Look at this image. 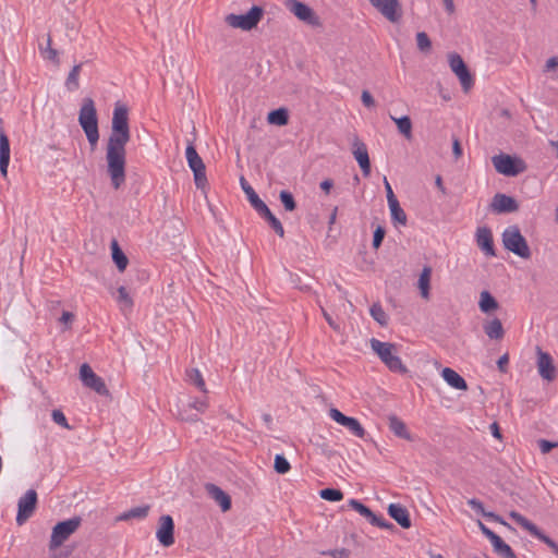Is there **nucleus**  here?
I'll return each mask as SVG.
<instances>
[{"label":"nucleus","mask_w":558,"mask_h":558,"mask_svg":"<svg viewBox=\"0 0 558 558\" xmlns=\"http://www.w3.org/2000/svg\"><path fill=\"white\" fill-rule=\"evenodd\" d=\"M130 138L129 109L124 104L118 101L114 105L111 133L106 148L107 172L116 190L120 189L125 182V146Z\"/></svg>","instance_id":"f257e3e1"},{"label":"nucleus","mask_w":558,"mask_h":558,"mask_svg":"<svg viewBox=\"0 0 558 558\" xmlns=\"http://www.w3.org/2000/svg\"><path fill=\"white\" fill-rule=\"evenodd\" d=\"M78 123L92 148H94L99 141L98 117L95 102L89 97L83 99V104L78 112Z\"/></svg>","instance_id":"f03ea898"},{"label":"nucleus","mask_w":558,"mask_h":558,"mask_svg":"<svg viewBox=\"0 0 558 558\" xmlns=\"http://www.w3.org/2000/svg\"><path fill=\"white\" fill-rule=\"evenodd\" d=\"M371 348L391 372L400 374H405L408 372V368L402 363L401 359L393 353L396 351L395 344L372 338Z\"/></svg>","instance_id":"7ed1b4c3"},{"label":"nucleus","mask_w":558,"mask_h":558,"mask_svg":"<svg viewBox=\"0 0 558 558\" xmlns=\"http://www.w3.org/2000/svg\"><path fill=\"white\" fill-rule=\"evenodd\" d=\"M501 238L506 250L524 259L531 257V250L527 245V242L517 226L508 227L502 232Z\"/></svg>","instance_id":"20e7f679"},{"label":"nucleus","mask_w":558,"mask_h":558,"mask_svg":"<svg viewBox=\"0 0 558 558\" xmlns=\"http://www.w3.org/2000/svg\"><path fill=\"white\" fill-rule=\"evenodd\" d=\"M492 163L498 173L506 177H517L527 168L522 158L504 153L493 156Z\"/></svg>","instance_id":"39448f33"},{"label":"nucleus","mask_w":558,"mask_h":558,"mask_svg":"<svg viewBox=\"0 0 558 558\" xmlns=\"http://www.w3.org/2000/svg\"><path fill=\"white\" fill-rule=\"evenodd\" d=\"M81 523V517H73L65 521L58 522L52 529L49 549L53 550L60 547L73 533L76 532Z\"/></svg>","instance_id":"423d86ee"},{"label":"nucleus","mask_w":558,"mask_h":558,"mask_svg":"<svg viewBox=\"0 0 558 558\" xmlns=\"http://www.w3.org/2000/svg\"><path fill=\"white\" fill-rule=\"evenodd\" d=\"M264 14L263 8L253 5L250 11L245 14H229L226 17V22L234 28H241L243 31H251L256 27Z\"/></svg>","instance_id":"0eeeda50"},{"label":"nucleus","mask_w":558,"mask_h":558,"mask_svg":"<svg viewBox=\"0 0 558 558\" xmlns=\"http://www.w3.org/2000/svg\"><path fill=\"white\" fill-rule=\"evenodd\" d=\"M185 156L189 167L194 173V182L196 187L205 190L208 183L206 178V167L193 144L187 145Z\"/></svg>","instance_id":"6e6552de"},{"label":"nucleus","mask_w":558,"mask_h":558,"mask_svg":"<svg viewBox=\"0 0 558 558\" xmlns=\"http://www.w3.org/2000/svg\"><path fill=\"white\" fill-rule=\"evenodd\" d=\"M510 517L531 535L545 543L558 556V544L547 536L536 524L515 511H511Z\"/></svg>","instance_id":"1a4fd4ad"},{"label":"nucleus","mask_w":558,"mask_h":558,"mask_svg":"<svg viewBox=\"0 0 558 558\" xmlns=\"http://www.w3.org/2000/svg\"><path fill=\"white\" fill-rule=\"evenodd\" d=\"M38 502L37 493L35 489H28L17 502L16 523L24 524L34 513Z\"/></svg>","instance_id":"9d476101"},{"label":"nucleus","mask_w":558,"mask_h":558,"mask_svg":"<svg viewBox=\"0 0 558 558\" xmlns=\"http://www.w3.org/2000/svg\"><path fill=\"white\" fill-rule=\"evenodd\" d=\"M80 379L82 380L85 387L93 389L98 395H109V390L102 378L99 377L87 363L81 365Z\"/></svg>","instance_id":"9b49d317"},{"label":"nucleus","mask_w":558,"mask_h":558,"mask_svg":"<svg viewBox=\"0 0 558 558\" xmlns=\"http://www.w3.org/2000/svg\"><path fill=\"white\" fill-rule=\"evenodd\" d=\"M449 65L452 72L458 76L463 90L469 92L472 88L474 81L461 56L458 53H450Z\"/></svg>","instance_id":"f8f14e48"},{"label":"nucleus","mask_w":558,"mask_h":558,"mask_svg":"<svg viewBox=\"0 0 558 558\" xmlns=\"http://www.w3.org/2000/svg\"><path fill=\"white\" fill-rule=\"evenodd\" d=\"M369 3L389 22L398 23L402 17L399 0H368Z\"/></svg>","instance_id":"ddd939ff"},{"label":"nucleus","mask_w":558,"mask_h":558,"mask_svg":"<svg viewBox=\"0 0 558 558\" xmlns=\"http://www.w3.org/2000/svg\"><path fill=\"white\" fill-rule=\"evenodd\" d=\"M156 537L163 547L174 544V522L171 515L163 514L159 518Z\"/></svg>","instance_id":"4468645a"},{"label":"nucleus","mask_w":558,"mask_h":558,"mask_svg":"<svg viewBox=\"0 0 558 558\" xmlns=\"http://www.w3.org/2000/svg\"><path fill=\"white\" fill-rule=\"evenodd\" d=\"M329 416L338 424L347 427L354 436L364 438L366 430L356 418L344 415L336 408L329 410Z\"/></svg>","instance_id":"2eb2a0df"},{"label":"nucleus","mask_w":558,"mask_h":558,"mask_svg":"<svg viewBox=\"0 0 558 558\" xmlns=\"http://www.w3.org/2000/svg\"><path fill=\"white\" fill-rule=\"evenodd\" d=\"M287 5L289 10L301 21L313 25L318 26L319 17L315 14L313 9H311L307 4L298 1V0H288Z\"/></svg>","instance_id":"dca6fc26"},{"label":"nucleus","mask_w":558,"mask_h":558,"mask_svg":"<svg viewBox=\"0 0 558 558\" xmlns=\"http://www.w3.org/2000/svg\"><path fill=\"white\" fill-rule=\"evenodd\" d=\"M537 351V369L539 376L547 380L553 381L556 378V367L554 365L553 357L549 353L544 352L539 347Z\"/></svg>","instance_id":"f3484780"},{"label":"nucleus","mask_w":558,"mask_h":558,"mask_svg":"<svg viewBox=\"0 0 558 558\" xmlns=\"http://www.w3.org/2000/svg\"><path fill=\"white\" fill-rule=\"evenodd\" d=\"M349 506L359 512L361 515L366 518L371 524L381 527V529H390L393 525L385 520L383 517L376 515L368 507L356 499H351L349 501Z\"/></svg>","instance_id":"a211bd4d"},{"label":"nucleus","mask_w":558,"mask_h":558,"mask_svg":"<svg viewBox=\"0 0 558 558\" xmlns=\"http://www.w3.org/2000/svg\"><path fill=\"white\" fill-rule=\"evenodd\" d=\"M490 209L497 214L514 213L519 209V204L512 196L497 193L492 199Z\"/></svg>","instance_id":"6ab92c4d"},{"label":"nucleus","mask_w":558,"mask_h":558,"mask_svg":"<svg viewBox=\"0 0 558 558\" xmlns=\"http://www.w3.org/2000/svg\"><path fill=\"white\" fill-rule=\"evenodd\" d=\"M352 154L357 161L362 173L365 178L369 177L371 174V160L367 151L366 145L360 141L357 137L353 141V149Z\"/></svg>","instance_id":"aec40b11"},{"label":"nucleus","mask_w":558,"mask_h":558,"mask_svg":"<svg viewBox=\"0 0 558 558\" xmlns=\"http://www.w3.org/2000/svg\"><path fill=\"white\" fill-rule=\"evenodd\" d=\"M476 244L486 256L495 257L496 251L492 230L488 227H480L476 230Z\"/></svg>","instance_id":"412c9836"},{"label":"nucleus","mask_w":558,"mask_h":558,"mask_svg":"<svg viewBox=\"0 0 558 558\" xmlns=\"http://www.w3.org/2000/svg\"><path fill=\"white\" fill-rule=\"evenodd\" d=\"M207 494L221 507V510L228 511L231 509V498L219 486L208 483L205 486Z\"/></svg>","instance_id":"4be33fe9"},{"label":"nucleus","mask_w":558,"mask_h":558,"mask_svg":"<svg viewBox=\"0 0 558 558\" xmlns=\"http://www.w3.org/2000/svg\"><path fill=\"white\" fill-rule=\"evenodd\" d=\"M388 514L403 529L411 527V519L409 511L400 504H390L388 506Z\"/></svg>","instance_id":"5701e85b"},{"label":"nucleus","mask_w":558,"mask_h":558,"mask_svg":"<svg viewBox=\"0 0 558 558\" xmlns=\"http://www.w3.org/2000/svg\"><path fill=\"white\" fill-rule=\"evenodd\" d=\"M444 380L457 390H466L468 384L465 379L450 367H445L441 372Z\"/></svg>","instance_id":"b1692460"},{"label":"nucleus","mask_w":558,"mask_h":558,"mask_svg":"<svg viewBox=\"0 0 558 558\" xmlns=\"http://www.w3.org/2000/svg\"><path fill=\"white\" fill-rule=\"evenodd\" d=\"M240 184L243 190V192L246 194L247 199L252 207L259 213L262 209H264L267 205L259 198L257 193L254 191V189L248 184V182L245 180L244 177L240 178Z\"/></svg>","instance_id":"393cba45"},{"label":"nucleus","mask_w":558,"mask_h":558,"mask_svg":"<svg viewBox=\"0 0 558 558\" xmlns=\"http://www.w3.org/2000/svg\"><path fill=\"white\" fill-rule=\"evenodd\" d=\"M468 504L469 506L475 510L477 513L482 514L483 517L487 518V519H490L495 522H498L509 529H511V525L508 524L504 519L502 517H500L499 514L495 513V512H492V511H486L485 508H484V505L481 500L476 499V498H471L468 500Z\"/></svg>","instance_id":"a878e982"},{"label":"nucleus","mask_w":558,"mask_h":558,"mask_svg":"<svg viewBox=\"0 0 558 558\" xmlns=\"http://www.w3.org/2000/svg\"><path fill=\"white\" fill-rule=\"evenodd\" d=\"M484 332L489 339L500 340L505 336V329L499 318H494L483 326Z\"/></svg>","instance_id":"bb28decb"},{"label":"nucleus","mask_w":558,"mask_h":558,"mask_svg":"<svg viewBox=\"0 0 558 558\" xmlns=\"http://www.w3.org/2000/svg\"><path fill=\"white\" fill-rule=\"evenodd\" d=\"M388 421H389V428L390 430L397 436V437H400V438H403V439H407V440H411V435L410 433L408 432L407 429V425L404 424V422H402L399 417H397L396 415H390L388 417Z\"/></svg>","instance_id":"cd10ccee"},{"label":"nucleus","mask_w":558,"mask_h":558,"mask_svg":"<svg viewBox=\"0 0 558 558\" xmlns=\"http://www.w3.org/2000/svg\"><path fill=\"white\" fill-rule=\"evenodd\" d=\"M267 122L272 125L284 126L289 123V111L287 108L271 110L267 116Z\"/></svg>","instance_id":"c85d7f7f"},{"label":"nucleus","mask_w":558,"mask_h":558,"mask_svg":"<svg viewBox=\"0 0 558 558\" xmlns=\"http://www.w3.org/2000/svg\"><path fill=\"white\" fill-rule=\"evenodd\" d=\"M478 307L483 313H490L499 307L497 300L488 292L484 290L480 294Z\"/></svg>","instance_id":"c756f323"},{"label":"nucleus","mask_w":558,"mask_h":558,"mask_svg":"<svg viewBox=\"0 0 558 558\" xmlns=\"http://www.w3.org/2000/svg\"><path fill=\"white\" fill-rule=\"evenodd\" d=\"M150 507L148 505L135 507L122 512L117 517V521H129L132 519H145L148 515Z\"/></svg>","instance_id":"7c9ffc66"},{"label":"nucleus","mask_w":558,"mask_h":558,"mask_svg":"<svg viewBox=\"0 0 558 558\" xmlns=\"http://www.w3.org/2000/svg\"><path fill=\"white\" fill-rule=\"evenodd\" d=\"M258 215L260 217H263L269 225L270 227L274 229V231L280 236V238H283L284 236V229L281 225V222L279 221V219H277V217L270 211V209L268 208V206H266L264 209H262Z\"/></svg>","instance_id":"2f4dec72"},{"label":"nucleus","mask_w":558,"mask_h":558,"mask_svg":"<svg viewBox=\"0 0 558 558\" xmlns=\"http://www.w3.org/2000/svg\"><path fill=\"white\" fill-rule=\"evenodd\" d=\"M391 120L396 123L398 131L402 134L407 140L412 138V121L409 116H403L400 118H396L390 116Z\"/></svg>","instance_id":"473e14b6"},{"label":"nucleus","mask_w":558,"mask_h":558,"mask_svg":"<svg viewBox=\"0 0 558 558\" xmlns=\"http://www.w3.org/2000/svg\"><path fill=\"white\" fill-rule=\"evenodd\" d=\"M430 275H432L430 267H427V266L424 267L420 275L418 282H417L418 289L421 291V295L425 300L429 299Z\"/></svg>","instance_id":"72a5a7b5"},{"label":"nucleus","mask_w":558,"mask_h":558,"mask_svg":"<svg viewBox=\"0 0 558 558\" xmlns=\"http://www.w3.org/2000/svg\"><path fill=\"white\" fill-rule=\"evenodd\" d=\"M111 248H112V259H113L114 264L117 265V268L119 269V271H124L128 266V263H129L126 255L119 247L118 242L116 240L112 241Z\"/></svg>","instance_id":"f704fd0d"},{"label":"nucleus","mask_w":558,"mask_h":558,"mask_svg":"<svg viewBox=\"0 0 558 558\" xmlns=\"http://www.w3.org/2000/svg\"><path fill=\"white\" fill-rule=\"evenodd\" d=\"M388 206L390 209L392 221L395 223H400L402 226H405L407 221H408L407 214L401 208L399 201L389 203Z\"/></svg>","instance_id":"c9c22d12"},{"label":"nucleus","mask_w":558,"mask_h":558,"mask_svg":"<svg viewBox=\"0 0 558 558\" xmlns=\"http://www.w3.org/2000/svg\"><path fill=\"white\" fill-rule=\"evenodd\" d=\"M369 314L381 327H386L388 325V315L379 303H374L371 306Z\"/></svg>","instance_id":"e433bc0d"},{"label":"nucleus","mask_w":558,"mask_h":558,"mask_svg":"<svg viewBox=\"0 0 558 558\" xmlns=\"http://www.w3.org/2000/svg\"><path fill=\"white\" fill-rule=\"evenodd\" d=\"M492 545L494 551L497 553L502 558H512L515 555L512 548L508 544H506L500 536Z\"/></svg>","instance_id":"4c0bfd02"},{"label":"nucleus","mask_w":558,"mask_h":558,"mask_svg":"<svg viewBox=\"0 0 558 558\" xmlns=\"http://www.w3.org/2000/svg\"><path fill=\"white\" fill-rule=\"evenodd\" d=\"M492 545L494 551L497 553L502 558H512L515 555L512 548L508 544H506L500 536Z\"/></svg>","instance_id":"58836bf2"},{"label":"nucleus","mask_w":558,"mask_h":558,"mask_svg":"<svg viewBox=\"0 0 558 558\" xmlns=\"http://www.w3.org/2000/svg\"><path fill=\"white\" fill-rule=\"evenodd\" d=\"M82 69V63L75 64L72 70L70 71L66 81L65 86L69 90H75L78 88V75L80 71Z\"/></svg>","instance_id":"ea45409f"},{"label":"nucleus","mask_w":558,"mask_h":558,"mask_svg":"<svg viewBox=\"0 0 558 558\" xmlns=\"http://www.w3.org/2000/svg\"><path fill=\"white\" fill-rule=\"evenodd\" d=\"M280 202L287 211H293L296 208V202L289 191H281L279 194Z\"/></svg>","instance_id":"a19ab883"},{"label":"nucleus","mask_w":558,"mask_h":558,"mask_svg":"<svg viewBox=\"0 0 558 558\" xmlns=\"http://www.w3.org/2000/svg\"><path fill=\"white\" fill-rule=\"evenodd\" d=\"M319 496L328 501H340L343 499V493L337 488H325L319 492Z\"/></svg>","instance_id":"79ce46f5"},{"label":"nucleus","mask_w":558,"mask_h":558,"mask_svg":"<svg viewBox=\"0 0 558 558\" xmlns=\"http://www.w3.org/2000/svg\"><path fill=\"white\" fill-rule=\"evenodd\" d=\"M274 469L278 474H286L290 471L291 465L283 454H276Z\"/></svg>","instance_id":"37998d69"},{"label":"nucleus","mask_w":558,"mask_h":558,"mask_svg":"<svg viewBox=\"0 0 558 558\" xmlns=\"http://www.w3.org/2000/svg\"><path fill=\"white\" fill-rule=\"evenodd\" d=\"M187 377L199 390L206 392L205 381L201 372L197 368H192L187 372Z\"/></svg>","instance_id":"c03bdc74"},{"label":"nucleus","mask_w":558,"mask_h":558,"mask_svg":"<svg viewBox=\"0 0 558 558\" xmlns=\"http://www.w3.org/2000/svg\"><path fill=\"white\" fill-rule=\"evenodd\" d=\"M416 45L422 52H427L432 48V41L425 32H418L416 34Z\"/></svg>","instance_id":"a18cd8bd"},{"label":"nucleus","mask_w":558,"mask_h":558,"mask_svg":"<svg viewBox=\"0 0 558 558\" xmlns=\"http://www.w3.org/2000/svg\"><path fill=\"white\" fill-rule=\"evenodd\" d=\"M52 421L61 427L71 429L72 427L68 424L66 417L61 410H53L51 413Z\"/></svg>","instance_id":"49530a36"},{"label":"nucleus","mask_w":558,"mask_h":558,"mask_svg":"<svg viewBox=\"0 0 558 558\" xmlns=\"http://www.w3.org/2000/svg\"><path fill=\"white\" fill-rule=\"evenodd\" d=\"M385 234H386V230L384 227L381 226H378L375 231H374V234H373V243H372V246L375 248V250H378L384 241V238H385Z\"/></svg>","instance_id":"de8ad7c7"},{"label":"nucleus","mask_w":558,"mask_h":558,"mask_svg":"<svg viewBox=\"0 0 558 558\" xmlns=\"http://www.w3.org/2000/svg\"><path fill=\"white\" fill-rule=\"evenodd\" d=\"M322 554L324 556H330L332 558H349L351 553L347 548H335L325 550Z\"/></svg>","instance_id":"09e8293b"},{"label":"nucleus","mask_w":558,"mask_h":558,"mask_svg":"<svg viewBox=\"0 0 558 558\" xmlns=\"http://www.w3.org/2000/svg\"><path fill=\"white\" fill-rule=\"evenodd\" d=\"M39 49L45 59L52 61L56 65H59L60 59H59L58 51L56 49H53V48L44 49L43 46H39Z\"/></svg>","instance_id":"8fccbe9b"},{"label":"nucleus","mask_w":558,"mask_h":558,"mask_svg":"<svg viewBox=\"0 0 558 558\" xmlns=\"http://www.w3.org/2000/svg\"><path fill=\"white\" fill-rule=\"evenodd\" d=\"M0 156L10 157V142L4 133H0Z\"/></svg>","instance_id":"3c124183"},{"label":"nucleus","mask_w":558,"mask_h":558,"mask_svg":"<svg viewBox=\"0 0 558 558\" xmlns=\"http://www.w3.org/2000/svg\"><path fill=\"white\" fill-rule=\"evenodd\" d=\"M477 525L481 532L489 539L492 544L495 543L497 538H499V535H497L495 532L488 529L482 521L478 520Z\"/></svg>","instance_id":"603ef678"},{"label":"nucleus","mask_w":558,"mask_h":558,"mask_svg":"<svg viewBox=\"0 0 558 558\" xmlns=\"http://www.w3.org/2000/svg\"><path fill=\"white\" fill-rule=\"evenodd\" d=\"M537 442H538L541 452L544 454L550 452L554 448L558 447V442H553V441H549L546 439H539Z\"/></svg>","instance_id":"864d4df0"},{"label":"nucleus","mask_w":558,"mask_h":558,"mask_svg":"<svg viewBox=\"0 0 558 558\" xmlns=\"http://www.w3.org/2000/svg\"><path fill=\"white\" fill-rule=\"evenodd\" d=\"M118 300L119 302L125 304L126 306H132L133 304L132 299L130 298L125 287H120L118 289Z\"/></svg>","instance_id":"5fc2aeb1"},{"label":"nucleus","mask_w":558,"mask_h":558,"mask_svg":"<svg viewBox=\"0 0 558 558\" xmlns=\"http://www.w3.org/2000/svg\"><path fill=\"white\" fill-rule=\"evenodd\" d=\"M361 100H362L363 105L367 108H372L375 106V99L368 90L362 92Z\"/></svg>","instance_id":"6e6d98bb"},{"label":"nucleus","mask_w":558,"mask_h":558,"mask_svg":"<svg viewBox=\"0 0 558 558\" xmlns=\"http://www.w3.org/2000/svg\"><path fill=\"white\" fill-rule=\"evenodd\" d=\"M508 363H509V354L505 353L501 355L497 361V367L500 373H507L508 372Z\"/></svg>","instance_id":"4d7b16f0"},{"label":"nucleus","mask_w":558,"mask_h":558,"mask_svg":"<svg viewBox=\"0 0 558 558\" xmlns=\"http://www.w3.org/2000/svg\"><path fill=\"white\" fill-rule=\"evenodd\" d=\"M384 184H385V189H386V193H387V201H388V204L389 203H392V202H397V197L396 195L393 194V191L391 189V185L390 183L388 182L387 178L385 177L384 178Z\"/></svg>","instance_id":"13d9d810"},{"label":"nucleus","mask_w":558,"mask_h":558,"mask_svg":"<svg viewBox=\"0 0 558 558\" xmlns=\"http://www.w3.org/2000/svg\"><path fill=\"white\" fill-rule=\"evenodd\" d=\"M452 153L456 159L460 158L462 156V147L459 138L453 137L452 141Z\"/></svg>","instance_id":"bf43d9fd"},{"label":"nucleus","mask_w":558,"mask_h":558,"mask_svg":"<svg viewBox=\"0 0 558 558\" xmlns=\"http://www.w3.org/2000/svg\"><path fill=\"white\" fill-rule=\"evenodd\" d=\"M322 313L328 325L336 331L340 330V326L331 318V316L328 314V312L322 307Z\"/></svg>","instance_id":"052dcab7"},{"label":"nucleus","mask_w":558,"mask_h":558,"mask_svg":"<svg viewBox=\"0 0 558 558\" xmlns=\"http://www.w3.org/2000/svg\"><path fill=\"white\" fill-rule=\"evenodd\" d=\"M316 446L319 448L320 452L327 458H331L335 454V451L331 450L329 446L324 441L322 444L316 442Z\"/></svg>","instance_id":"680f3d73"},{"label":"nucleus","mask_w":558,"mask_h":558,"mask_svg":"<svg viewBox=\"0 0 558 558\" xmlns=\"http://www.w3.org/2000/svg\"><path fill=\"white\" fill-rule=\"evenodd\" d=\"M59 320L64 325H70L74 320V315L71 312L64 311ZM66 328H69V326H66Z\"/></svg>","instance_id":"e2e57ef3"},{"label":"nucleus","mask_w":558,"mask_h":558,"mask_svg":"<svg viewBox=\"0 0 558 558\" xmlns=\"http://www.w3.org/2000/svg\"><path fill=\"white\" fill-rule=\"evenodd\" d=\"M190 407L198 412H204L207 408V402L205 400H195L190 404Z\"/></svg>","instance_id":"0e129e2a"},{"label":"nucleus","mask_w":558,"mask_h":558,"mask_svg":"<svg viewBox=\"0 0 558 558\" xmlns=\"http://www.w3.org/2000/svg\"><path fill=\"white\" fill-rule=\"evenodd\" d=\"M9 161L10 157L0 156V172L3 177H7Z\"/></svg>","instance_id":"69168bd1"},{"label":"nucleus","mask_w":558,"mask_h":558,"mask_svg":"<svg viewBox=\"0 0 558 558\" xmlns=\"http://www.w3.org/2000/svg\"><path fill=\"white\" fill-rule=\"evenodd\" d=\"M558 68V57H551L546 61L545 71H551Z\"/></svg>","instance_id":"338daca9"},{"label":"nucleus","mask_w":558,"mask_h":558,"mask_svg":"<svg viewBox=\"0 0 558 558\" xmlns=\"http://www.w3.org/2000/svg\"><path fill=\"white\" fill-rule=\"evenodd\" d=\"M489 428H490L492 434H493V436L495 438H497V439L501 438L500 428H499V426H498V424L496 422L492 423Z\"/></svg>","instance_id":"774afa93"}]
</instances>
